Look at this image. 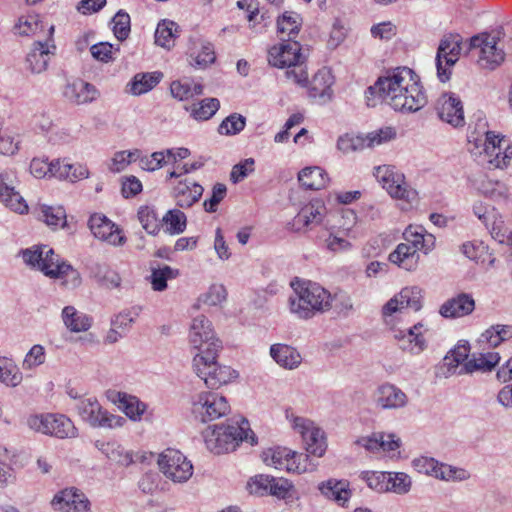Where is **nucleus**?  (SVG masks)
I'll return each instance as SVG.
<instances>
[{
  "instance_id": "1",
  "label": "nucleus",
  "mask_w": 512,
  "mask_h": 512,
  "mask_svg": "<svg viewBox=\"0 0 512 512\" xmlns=\"http://www.w3.org/2000/svg\"><path fill=\"white\" fill-rule=\"evenodd\" d=\"M376 96L400 112H417L427 104V97L418 76L408 67H398L369 86L365 91L368 106L376 105Z\"/></svg>"
},
{
  "instance_id": "2",
  "label": "nucleus",
  "mask_w": 512,
  "mask_h": 512,
  "mask_svg": "<svg viewBox=\"0 0 512 512\" xmlns=\"http://www.w3.org/2000/svg\"><path fill=\"white\" fill-rule=\"evenodd\" d=\"M291 287L293 293L289 297V309L298 318L310 319L316 312L331 308V294L320 285L295 280Z\"/></svg>"
},
{
  "instance_id": "3",
  "label": "nucleus",
  "mask_w": 512,
  "mask_h": 512,
  "mask_svg": "<svg viewBox=\"0 0 512 512\" xmlns=\"http://www.w3.org/2000/svg\"><path fill=\"white\" fill-rule=\"evenodd\" d=\"M279 45H274L268 50V62L271 66L277 68H287L285 77L292 80L295 84L306 86L308 83V73L303 67L306 61V55L302 53V46L295 40H285Z\"/></svg>"
},
{
  "instance_id": "4",
  "label": "nucleus",
  "mask_w": 512,
  "mask_h": 512,
  "mask_svg": "<svg viewBox=\"0 0 512 512\" xmlns=\"http://www.w3.org/2000/svg\"><path fill=\"white\" fill-rule=\"evenodd\" d=\"M207 448L215 454L234 451L240 442L247 441L256 444V436L249 427V422L242 418L228 424L215 426L204 434Z\"/></svg>"
},
{
  "instance_id": "5",
  "label": "nucleus",
  "mask_w": 512,
  "mask_h": 512,
  "mask_svg": "<svg viewBox=\"0 0 512 512\" xmlns=\"http://www.w3.org/2000/svg\"><path fill=\"white\" fill-rule=\"evenodd\" d=\"M220 349V344L212 343L203 349V354H196L193 358L195 373L211 389H217L238 377L237 371L216 361Z\"/></svg>"
},
{
  "instance_id": "6",
  "label": "nucleus",
  "mask_w": 512,
  "mask_h": 512,
  "mask_svg": "<svg viewBox=\"0 0 512 512\" xmlns=\"http://www.w3.org/2000/svg\"><path fill=\"white\" fill-rule=\"evenodd\" d=\"M486 126V122L479 119L475 131L469 134L468 141L474 142L476 147L482 143L489 162L496 168L506 167L512 158V145L504 136L487 130Z\"/></svg>"
},
{
  "instance_id": "7",
  "label": "nucleus",
  "mask_w": 512,
  "mask_h": 512,
  "mask_svg": "<svg viewBox=\"0 0 512 512\" xmlns=\"http://www.w3.org/2000/svg\"><path fill=\"white\" fill-rule=\"evenodd\" d=\"M76 409L81 419L93 428H117L126 422L125 418L103 409L95 397L80 398Z\"/></svg>"
},
{
  "instance_id": "8",
  "label": "nucleus",
  "mask_w": 512,
  "mask_h": 512,
  "mask_svg": "<svg viewBox=\"0 0 512 512\" xmlns=\"http://www.w3.org/2000/svg\"><path fill=\"white\" fill-rule=\"evenodd\" d=\"M229 411L227 399L216 392H201L192 400V413L202 423L219 419Z\"/></svg>"
},
{
  "instance_id": "9",
  "label": "nucleus",
  "mask_w": 512,
  "mask_h": 512,
  "mask_svg": "<svg viewBox=\"0 0 512 512\" xmlns=\"http://www.w3.org/2000/svg\"><path fill=\"white\" fill-rule=\"evenodd\" d=\"M286 417L290 420L293 429L301 435L306 451L312 456L322 457L327 449L324 431L311 420L294 416L293 413L289 414L288 411Z\"/></svg>"
},
{
  "instance_id": "10",
  "label": "nucleus",
  "mask_w": 512,
  "mask_h": 512,
  "mask_svg": "<svg viewBox=\"0 0 512 512\" xmlns=\"http://www.w3.org/2000/svg\"><path fill=\"white\" fill-rule=\"evenodd\" d=\"M374 175L391 197L404 200L407 203L416 200V190L406 184L404 175L396 171L395 167L378 166L375 168Z\"/></svg>"
},
{
  "instance_id": "11",
  "label": "nucleus",
  "mask_w": 512,
  "mask_h": 512,
  "mask_svg": "<svg viewBox=\"0 0 512 512\" xmlns=\"http://www.w3.org/2000/svg\"><path fill=\"white\" fill-rule=\"evenodd\" d=\"M462 50V37L459 34L444 35L436 54L437 76L441 82L450 79V68L459 60Z\"/></svg>"
},
{
  "instance_id": "12",
  "label": "nucleus",
  "mask_w": 512,
  "mask_h": 512,
  "mask_svg": "<svg viewBox=\"0 0 512 512\" xmlns=\"http://www.w3.org/2000/svg\"><path fill=\"white\" fill-rule=\"evenodd\" d=\"M160 470L174 482H185L193 473V466L187 458L177 450L167 449L158 460Z\"/></svg>"
},
{
  "instance_id": "13",
  "label": "nucleus",
  "mask_w": 512,
  "mask_h": 512,
  "mask_svg": "<svg viewBox=\"0 0 512 512\" xmlns=\"http://www.w3.org/2000/svg\"><path fill=\"white\" fill-rule=\"evenodd\" d=\"M470 50H478V62L483 68L495 69L504 61V52L497 47L496 37L488 33L473 36L469 42Z\"/></svg>"
},
{
  "instance_id": "14",
  "label": "nucleus",
  "mask_w": 512,
  "mask_h": 512,
  "mask_svg": "<svg viewBox=\"0 0 512 512\" xmlns=\"http://www.w3.org/2000/svg\"><path fill=\"white\" fill-rule=\"evenodd\" d=\"M54 26L49 28V39L46 42L35 41L25 58V66L32 74H41L48 68L51 56L54 54L55 45L52 42Z\"/></svg>"
},
{
  "instance_id": "15",
  "label": "nucleus",
  "mask_w": 512,
  "mask_h": 512,
  "mask_svg": "<svg viewBox=\"0 0 512 512\" xmlns=\"http://www.w3.org/2000/svg\"><path fill=\"white\" fill-rule=\"evenodd\" d=\"M88 226L96 238L113 246H122L126 241L118 226L103 214L95 213L91 215Z\"/></svg>"
},
{
  "instance_id": "16",
  "label": "nucleus",
  "mask_w": 512,
  "mask_h": 512,
  "mask_svg": "<svg viewBox=\"0 0 512 512\" xmlns=\"http://www.w3.org/2000/svg\"><path fill=\"white\" fill-rule=\"evenodd\" d=\"M439 118L453 127L463 126L465 123L463 104L454 93H444L440 96L436 106Z\"/></svg>"
},
{
  "instance_id": "17",
  "label": "nucleus",
  "mask_w": 512,
  "mask_h": 512,
  "mask_svg": "<svg viewBox=\"0 0 512 512\" xmlns=\"http://www.w3.org/2000/svg\"><path fill=\"white\" fill-rule=\"evenodd\" d=\"M420 308V289L418 287H406L383 306L382 313L384 316H391L396 312H402L404 309L418 311Z\"/></svg>"
},
{
  "instance_id": "18",
  "label": "nucleus",
  "mask_w": 512,
  "mask_h": 512,
  "mask_svg": "<svg viewBox=\"0 0 512 512\" xmlns=\"http://www.w3.org/2000/svg\"><path fill=\"white\" fill-rule=\"evenodd\" d=\"M189 336L191 344L198 350L197 354H203V349L212 343L221 345V342L214 336L211 322L203 315L193 319Z\"/></svg>"
},
{
  "instance_id": "19",
  "label": "nucleus",
  "mask_w": 512,
  "mask_h": 512,
  "mask_svg": "<svg viewBox=\"0 0 512 512\" xmlns=\"http://www.w3.org/2000/svg\"><path fill=\"white\" fill-rule=\"evenodd\" d=\"M52 505L56 510L63 512H87L90 502L82 492L70 488L55 495Z\"/></svg>"
},
{
  "instance_id": "20",
  "label": "nucleus",
  "mask_w": 512,
  "mask_h": 512,
  "mask_svg": "<svg viewBox=\"0 0 512 512\" xmlns=\"http://www.w3.org/2000/svg\"><path fill=\"white\" fill-rule=\"evenodd\" d=\"M374 401L381 409H400L407 405L408 397L396 385L384 383L376 389Z\"/></svg>"
},
{
  "instance_id": "21",
  "label": "nucleus",
  "mask_w": 512,
  "mask_h": 512,
  "mask_svg": "<svg viewBox=\"0 0 512 512\" xmlns=\"http://www.w3.org/2000/svg\"><path fill=\"white\" fill-rule=\"evenodd\" d=\"M107 398L133 421L140 420L147 409L144 402L140 401L136 396L125 392L109 390L107 391Z\"/></svg>"
},
{
  "instance_id": "22",
  "label": "nucleus",
  "mask_w": 512,
  "mask_h": 512,
  "mask_svg": "<svg viewBox=\"0 0 512 512\" xmlns=\"http://www.w3.org/2000/svg\"><path fill=\"white\" fill-rule=\"evenodd\" d=\"M422 327L423 325L418 323L405 331H396L394 338L398 341L399 348L411 354H420L426 348V340L421 333Z\"/></svg>"
},
{
  "instance_id": "23",
  "label": "nucleus",
  "mask_w": 512,
  "mask_h": 512,
  "mask_svg": "<svg viewBox=\"0 0 512 512\" xmlns=\"http://www.w3.org/2000/svg\"><path fill=\"white\" fill-rule=\"evenodd\" d=\"M475 309V301L470 294L460 293L448 299L440 307V314L445 318H458L469 315Z\"/></svg>"
},
{
  "instance_id": "24",
  "label": "nucleus",
  "mask_w": 512,
  "mask_h": 512,
  "mask_svg": "<svg viewBox=\"0 0 512 512\" xmlns=\"http://www.w3.org/2000/svg\"><path fill=\"white\" fill-rule=\"evenodd\" d=\"M325 207L320 201H312L302 207L292 220V228L300 231L321 223Z\"/></svg>"
},
{
  "instance_id": "25",
  "label": "nucleus",
  "mask_w": 512,
  "mask_h": 512,
  "mask_svg": "<svg viewBox=\"0 0 512 512\" xmlns=\"http://www.w3.org/2000/svg\"><path fill=\"white\" fill-rule=\"evenodd\" d=\"M334 83L333 75L326 68L320 69L312 78L309 96L319 99L322 103L331 100L333 95L332 85Z\"/></svg>"
},
{
  "instance_id": "26",
  "label": "nucleus",
  "mask_w": 512,
  "mask_h": 512,
  "mask_svg": "<svg viewBox=\"0 0 512 512\" xmlns=\"http://www.w3.org/2000/svg\"><path fill=\"white\" fill-rule=\"evenodd\" d=\"M63 94L73 103L85 104L94 101L98 96V91L94 85L76 79L65 86Z\"/></svg>"
},
{
  "instance_id": "27",
  "label": "nucleus",
  "mask_w": 512,
  "mask_h": 512,
  "mask_svg": "<svg viewBox=\"0 0 512 512\" xmlns=\"http://www.w3.org/2000/svg\"><path fill=\"white\" fill-rule=\"evenodd\" d=\"M203 191V187L194 181H179L174 187L176 204L181 208H190L199 201Z\"/></svg>"
},
{
  "instance_id": "28",
  "label": "nucleus",
  "mask_w": 512,
  "mask_h": 512,
  "mask_svg": "<svg viewBox=\"0 0 512 512\" xmlns=\"http://www.w3.org/2000/svg\"><path fill=\"white\" fill-rule=\"evenodd\" d=\"M356 443L370 452L379 450L395 451L400 446V438L396 437L394 434L378 432L368 437H361Z\"/></svg>"
},
{
  "instance_id": "29",
  "label": "nucleus",
  "mask_w": 512,
  "mask_h": 512,
  "mask_svg": "<svg viewBox=\"0 0 512 512\" xmlns=\"http://www.w3.org/2000/svg\"><path fill=\"white\" fill-rule=\"evenodd\" d=\"M420 255L410 244L400 243L389 254V261L406 271H414L418 267Z\"/></svg>"
},
{
  "instance_id": "30",
  "label": "nucleus",
  "mask_w": 512,
  "mask_h": 512,
  "mask_svg": "<svg viewBox=\"0 0 512 512\" xmlns=\"http://www.w3.org/2000/svg\"><path fill=\"white\" fill-rule=\"evenodd\" d=\"M270 355L278 365L289 370L297 368L302 362L300 353L294 347L286 344L271 345Z\"/></svg>"
},
{
  "instance_id": "31",
  "label": "nucleus",
  "mask_w": 512,
  "mask_h": 512,
  "mask_svg": "<svg viewBox=\"0 0 512 512\" xmlns=\"http://www.w3.org/2000/svg\"><path fill=\"white\" fill-rule=\"evenodd\" d=\"M499 361L500 355L497 352L482 353L479 357H473L466 361L457 374H471L475 371L490 372L498 365Z\"/></svg>"
},
{
  "instance_id": "32",
  "label": "nucleus",
  "mask_w": 512,
  "mask_h": 512,
  "mask_svg": "<svg viewBox=\"0 0 512 512\" xmlns=\"http://www.w3.org/2000/svg\"><path fill=\"white\" fill-rule=\"evenodd\" d=\"M7 177V174L0 175V200L6 207L17 213L23 214L27 212L28 205L23 197L15 191L14 187L10 186L6 182Z\"/></svg>"
},
{
  "instance_id": "33",
  "label": "nucleus",
  "mask_w": 512,
  "mask_h": 512,
  "mask_svg": "<svg viewBox=\"0 0 512 512\" xmlns=\"http://www.w3.org/2000/svg\"><path fill=\"white\" fill-rule=\"evenodd\" d=\"M62 320L65 327L74 333L86 332L92 326V318L79 312L74 306H65L62 310Z\"/></svg>"
},
{
  "instance_id": "34",
  "label": "nucleus",
  "mask_w": 512,
  "mask_h": 512,
  "mask_svg": "<svg viewBox=\"0 0 512 512\" xmlns=\"http://www.w3.org/2000/svg\"><path fill=\"white\" fill-rule=\"evenodd\" d=\"M300 184L310 190H320L326 186L327 174L318 167H306L298 174Z\"/></svg>"
},
{
  "instance_id": "35",
  "label": "nucleus",
  "mask_w": 512,
  "mask_h": 512,
  "mask_svg": "<svg viewBox=\"0 0 512 512\" xmlns=\"http://www.w3.org/2000/svg\"><path fill=\"white\" fill-rule=\"evenodd\" d=\"M291 456H293L292 450L280 446L262 452V460L266 465L286 471L290 467Z\"/></svg>"
},
{
  "instance_id": "36",
  "label": "nucleus",
  "mask_w": 512,
  "mask_h": 512,
  "mask_svg": "<svg viewBox=\"0 0 512 512\" xmlns=\"http://www.w3.org/2000/svg\"><path fill=\"white\" fill-rule=\"evenodd\" d=\"M301 26L300 14L293 11H286L277 19V31L281 35L287 33V40H293L298 35Z\"/></svg>"
},
{
  "instance_id": "37",
  "label": "nucleus",
  "mask_w": 512,
  "mask_h": 512,
  "mask_svg": "<svg viewBox=\"0 0 512 512\" xmlns=\"http://www.w3.org/2000/svg\"><path fill=\"white\" fill-rule=\"evenodd\" d=\"M179 26L176 22L164 19L158 23L155 31V43L164 48L174 46Z\"/></svg>"
},
{
  "instance_id": "38",
  "label": "nucleus",
  "mask_w": 512,
  "mask_h": 512,
  "mask_svg": "<svg viewBox=\"0 0 512 512\" xmlns=\"http://www.w3.org/2000/svg\"><path fill=\"white\" fill-rule=\"evenodd\" d=\"M161 72L136 74L131 82L130 91L134 95H141L152 90L162 79Z\"/></svg>"
},
{
  "instance_id": "39",
  "label": "nucleus",
  "mask_w": 512,
  "mask_h": 512,
  "mask_svg": "<svg viewBox=\"0 0 512 512\" xmlns=\"http://www.w3.org/2000/svg\"><path fill=\"white\" fill-rule=\"evenodd\" d=\"M52 421L49 426V435L60 439L73 438L77 436V428L73 422L63 414H52Z\"/></svg>"
},
{
  "instance_id": "40",
  "label": "nucleus",
  "mask_w": 512,
  "mask_h": 512,
  "mask_svg": "<svg viewBox=\"0 0 512 512\" xmlns=\"http://www.w3.org/2000/svg\"><path fill=\"white\" fill-rule=\"evenodd\" d=\"M469 353V342L460 340L458 344L444 357V365L447 366L448 372L457 373L459 364L467 360Z\"/></svg>"
},
{
  "instance_id": "41",
  "label": "nucleus",
  "mask_w": 512,
  "mask_h": 512,
  "mask_svg": "<svg viewBox=\"0 0 512 512\" xmlns=\"http://www.w3.org/2000/svg\"><path fill=\"white\" fill-rule=\"evenodd\" d=\"M23 376L11 359L0 357V382L16 387L22 382Z\"/></svg>"
},
{
  "instance_id": "42",
  "label": "nucleus",
  "mask_w": 512,
  "mask_h": 512,
  "mask_svg": "<svg viewBox=\"0 0 512 512\" xmlns=\"http://www.w3.org/2000/svg\"><path fill=\"white\" fill-rule=\"evenodd\" d=\"M105 456L120 465L128 466L133 462L132 455L124 450V448L117 443H101L96 444Z\"/></svg>"
},
{
  "instance_id": "43",
  "label": "nucleus",
  "mask_w": 512,
  "mask_h": 512,
  "mask_svg": "<svg viewBox=\"0 0 512 512\" xmlns=\"http://www.w3.org/2000/svg\"><path fill=\"white\" fill-rule=\"evenodd\" d=\"M219 108L220 102L217 98H205L193 104L188 110L194 119L204 121L212 118Z\"/></svg>"
},
{
  "instance_id": "44",
  "label": "nucleus",
  "mask_w": 512,
  "mask_h": 512,
  "mask_svg": "<svg viewBox=\"0 0 512 512\" xmlns=\"http://www.w3.org/2000/svg\"><path fill=\"white\" fill-rule=\"evenodd\" d=\"M268 494L275 496L279 499H284L287 504H290L294 500L299 499L298 495L294 490V485L292 484V482L284 478L274 477V482H272Z\"/></svg>"
},
{
  "instance_id": "45",
  "label": "nucleus",
  "mask_w": 512,
  "mask_h": 512,
  "mask_svg": "<svg viewBox=\"0 0 512 512\" xmlns=\"http://www.w3.org/2000/svg\"><path fill=\"white\" fill-rule=\"evenodd\" d=\"M179 275V270L168 265L160 268H152L150 282L155 291H164L167 288V281L175 279Z\"/></svg>"
},
{
  "instance_id": "46",
  "label": "nucleus",
  "mask_w": 512,
  "mask_h": 512,
  "mask_svg": "<svg viewBox=\"0 0 512 512\" xmlns=\"http://www.w3.org/2000/svg\"><path fill=\"white\" fill-rule=\"evenodd\" d=\"M310 456L311 454L308 452L298 453L293 451V456H291L288 472L302 474L316 471L318 462L311 459Z\"/></svg>"
},
{
  "instance_id": "47",
  "label": "nucleus",
  "mask_w": 512,
  "mask_h": 512,
  "mask_svg": "<svg viewBox=\"0 0 512 512\" xmlns=\"http://www.w3.org/2000/svg\"><path fill=\"white\" fill-rule=\"evenodd\" d=\"M39 218L50 227H63L66 224V212L61 206L43 205L40 209Z\"/></svg>"
},
{
  "instance_id": "48",
  "label": "nucleus",
  "mask_w": 512,
  "mask_h": 512,
  "mask_svg": "<svg viewBox=\"0 0 512 512\" xmlns=\"http://www.w3.org/2000/svg\"><path fill=\"white\" fill-rule=\"evenodd\" d=\"M245 126L246 118L239 113H232L220 123L218 133L227 136L237 135Z\"/></svg>"
},
{
  "instance_id": "49",
  "label": "nucleus",
  "mask_w": 512,
  "mask_h": 512,
  "mask_svg": "<svg viewBox=\"0 0 512 512\" xmlns=\"http://www.w3.org/2000/svg\"><path fill=\"white\" fill-rule=\"evenodd\" d=\"M166 231L170 234L182 233L186 228V216L178 209L169 210L162 218Z\"/></svg>"
},
{
  "instance_id": "50",
  "label": "nucleus",
  "mask_w": 512,
  "mask_h": 512,
  "mask_svg": "<svg viewBox=\"0 0 512 512\" xmlns=\"http://www.w3.org/2000/svg\"><path fill=\"white\" fill-rule=\"evenodd\" d=\"M41 272L44 273L45 276L52 278V273H58L63 265H66V261H60L59 255H57L53 249L48 248L47 246H43V258H42Z\"/></svg>"
},
{
  "instance_id": "51",
  "label": "nucleus",
  "mask_w": 512,
  "mask_h": 512,
  "mask_svg": "<svg viewBox=\"0 0 512 512\" xmlns=\"http://www.w3.org/2000/svg\"><path fill=\"white\" fill-rule=\"evenodd\" d=\"M138 219L147 233L155 235L160 230V221L153 208L142 206L138 210Z\"/></svg>"
},
{
  "instance_id": "52",
  "label": "nucleus",
  "mask_w": 512,
  "mask_h": 512,
  "mask_svg": "<svg viewBox=\"0 0 512 512\" xmlns=\"http://www.w3.org/2000/svg\"><path fill=\"white\" fill-rule=\"evenodd\" d=\"M113 32L119 41H124L128 38L131 31L130 16L124 10H119L112 19Z\"/></svg>"
},
{
  "instance_id": "53",
  "label": "nucleus",
  "mask_w": 512,
  "mask_h": 512,
  "mask_svg": "<svg viewBox=\"0 0 512 512\" xmlns=\"http://www.w3.org/2000/svg\"><path fill=\"white\" fill-rule=\"evenodd\" d=\"M362 479L367 483L368 487L377 492L388 491V473L367 471L362 473Z\"/></svg>"
},
{
  "instance_id": "54",
  "label": "nucleus",
  "mask_w": 512,
  "mask_h": 512,
  "mask_svg": "<svg viewBox=\"0 0 512 512\" xmlns=\"http://www.w3.org/2000/svg\"><path fill=\"white\" fill-rule=\"evenodd\" d=\"M58 273L49 272L52 275V279H64L63 285L68 288H76L81 284L80 273L74 269L69 263L63 265Z\"/></svg>"
},
{
  "instance_id": "55",
  "label": "nucleus",
  "mask_w": 512,
  "mask_h": 512,
  "mask_svg": "<svg viewBox=\"0 0 512 512\" xmlns=\"http://www.w3.org/2000/svg\"><path fill=\"white\" fill-rule=\"evenodd\" d=\"M45 348L40 344L33 345L25 355L22 363L24 370H32L45 362Z\"/></svg>"
},
{
  "instance_id": "56",
  "label": "nucleus",
  "mask_w": 512,
  "mask_h": 512,
  "mask_svg": "<svg viewBox=\"0 0 512 512\" xmlns=\"http://www.w3.org/2000/svg\"><path fill=\"white\" fill-rule=\"evenodd\" d=\"M167 163L168 160L164 150L153 152L140 158V168L148 172L156 171Z\"/></svg>"
},
{
  "instance_id": "57",
  "label": "nucleus",
  "mask_w": 512,
  "mask_h": 512,
  "mask_svg": "<svg viewBox=\"0 0 512 512\" xmlns=\"http://www.w3.org/2000/svg\"><path fill=\"white\" fill-rule=\"evenodd\" d=\"M51 421H55L52 419V413H46L30 415L28 416L26 423L31 430L49 435V429H51V426L49 425L52 423Z\"/></svg>"
},
{
  "instance_id": "58",
  "label": "nucleus",
  "mask_w": 512,
  "mask_h": 512,
  "mask_svg": "<svg viewBox=\"0 0 512 512\" xmlns=\"http://www.w3.org/2000/svg\"><path fill=\"white\" fill-rule=\"evenodd\" d=\"M365 147H367L366 140L363 136H353L346 134L339 137L337 141V148L345 154L357 150H362Z\"/></svg>"
},
{
  "instance_id": "59",
  "label": "nucleus",
  "mask_w": 512,
  "mask_h": 512,
  "mask_svg": "<svg viewBox=\"0 0 512 512\" xmlns=\"http://www.w3.org/2000/svg\"><path fill=\"white\" fill-rule=\"evenodd\" d=\"M388 491H392L397 494H406L411 488L410 477L402 472L388 473Z\"/></svg>"
},
{
  "instance_id": "60",
  "label": "nucleus",
  "mask_w": 512,
  "mask_h": 512,
  "mask_svg": "<svg viewBox=\"0 0 512 512\" xmlns=\"http://www.w3.org/2000/svg\"><path fill=\"white\" fill-rule=\"evenodd\" d=\"M396 137V132L392 127L380 128L376 131L368 133L364 139L367 147H375L386 143Z\"/></svg>"
},
{
  "instance_id": "61",
  "label": "nucleus",
  "mask_w": 512,
  "mask_h": 512,
  "mask_svg": "<svg viewBox=\"0 0 512 512\" xmlns=\"http://www.w3.org/2000/svg\"><path fill=\"white\" fill-rule=\"evenodd\" d=\"M227 292L223 285H212L209 290L200 296L199 301L209 306H216L226 300Z\"/></svg>"
},
{
  "instance_id": "62",
  "label": "nucleus",
  "mask_w": 512,
  "mask_h": 512,
  "mask_svg": "<svg viewBox=\"0 0 512 512\" xmlns=\"http://www.w3.org/2000/svg\"><path fill=\"white\" fill-rule=\"evenodd\" d=\"M434 477L450 481V480H464L467 478L466 472L462 469H457L447 464L438 463L436 470H434Z\"/></svg>"
},
{
  "instance_id": "63",
  "label": "nucleus",
  "mask_w": 512,
  "mask_h": 512,
  "mask_svg": "<svg viewBox=\"0 0 512 512\" xmlns=\"http://www.w3.org/2000/svg\"><path fill=\"white\" fill-rule=\"evenodd\" d=\"M43 28L37 15H29L26 18L19 19V23L16 25L18 33L22 36H30L38 33Z\"/></svg>"
},
{
  "instance_id": "64",
  "label": "nucleus",
  "mask_w": 512,
  "mask_h": 512,
  "mask_svg": "<svg viewBox=\"0 0 512 512\" xmlns=\"http://www.w3.org/2000/svg\"><path fill=\"white\" fill-rule=\"evenodd\" d=\"M56 164L54 160L48 162V159L33 158L30 163V171L34 177L39 179L46 176L52 177L53 167L55 168Z\"/></svg>"
}]
</instances>
